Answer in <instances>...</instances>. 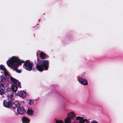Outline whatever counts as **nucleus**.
I'll return each instance as SVG.
<instances>
[{
	"label": "nucleus",
	"instance_id": "obj_1",
	"mask_svg": "<svg viewBox=\"0 0 123 123\" xmlns=\"http://www.w3.org/2000/svg\"><path fill=\"white\" fill-rule=\"evenodd\" d=\"M22 62L23 61H21L18 57L14 56L10 58L6 62L7 66L13 68H17Z\"/></svg>",
	"mask_w": 123,
	"mask_h": 123
},
{
	"label": "nucleus",
	"instance_id": "obj_2",
	"mask_svg": "<svg viewBox=\"0 0 123 123\" xmlns=\"http://www.w3.org/2000/svg\"><path fill=\"white\" fill-rule=\"evenodd\" d=\"M49 62L47 60H42L37 62L36 66L37 70L42 72L43 70H47L49 67Z\"/></svg>",
	"mask_w": 123,
	"mask_h": 123
},
{
	"label": "nucleus",
	"instance_id": "obj_3",
	"mask_svg": "<svg viewBox=\"0 0 123 123\" xmlns=\"http://www.w3.org/2000/svg\"><path fill=\"white\" fill-rule=\"evenodd\" d=\"M0 69L3 71V72L5 74L4 75H2L1 77V81L2 82H5L7 79V78L6 77V76H10V74L4 66L2 65H1L0 66Z\"/></svg>",
	"mask_w": 123,
	"mask_h": 123
},
{
	"label": "nucleus",
	"instance_id": "obj_4",
	"mask_svg": "<svg viewBox=\"0 0 123 123\" xmlns=\"http://www.w3.org/2000/svg\"><path fill=\"white\" fill-rule=\"evenodd\" d=\"M33 66L32 63L29 60L26 61L25 62L24 65V68L29 71H31Z\"/></svg>",
	"mask_w": 123,
	"mask_h": 123
},
{
	"label": "nucleus",
	"instance_id": "obj_5",
	"mask_svg": "<svg viewBox=\"0 0 123 123\" xmlns=\"http://www.w3.org/2000/svg\"><path fill=\"white\" fill-rule=\"evenodd\" d=\"M9 78L11 82L12 83L14 84L18 87L19 86L20 88H21V87L20 86V83L18 81V80H16L14 78L10 76H9Z\"/></svg>",
	"mask_w": 123,
	"mask_h": 123
},
{
	"label": "nucleus",
	"instance_id": "obj_6",
	"mask_svg": "<svg viewBox=\"0 0 123 123\" xmlns=\"http://www.w3.org/2000/svg\"><path fill=\"white\" fill-rule=\"evenodd\" d=\"M78 80L80 83L84 86L87 85L88 84L87 81L86 79L83 78H78Z\"/></svg>",
	"mask_w": 123,
	"mask_h": 123
},
{
	"label": "nucleus",
	"instance_id": "obj_7",
	"mask_svg": "<svg viewBox=\"0 0 123 123\" xmlns=\"http://www.w3.org/2000/svg\"><path fill=\"white\" fill-rule=\"evenodd\" d=\"M4 106L6 107H11V105L12 104V102L7 101L4 100L3 103Z\"/></svg>",
	"mask_w": 123,
	"mask_h": 123
},
{
	"label": "nucleus",
	"instance_id": "obj_8",
	"mask_svg": "<svg viewBox=\"0 0 123 123\" xmlns=\"http://www.w3.org/2000/svg\"><path fill=\"white\" fill-rule=\"evenodd\" d=\"M39 54H40V56L41 58L42 59H44L46 58V56L44 53L40 51H38L37 52V56Z\"/></svg>",
	"mask_w": 123,
	"mask_h": 123
},
{
	"label": "nucleus",
	"instance_id": "obj_9",
	"mask_svg": "<svg viewBox=\"0 0 123 123\" xmlns=\"http://www.w3.org/2000/svg\"><path fill=\"white\" fill-rule=\"evenodd\" d=\"M17 111L18 112L21 114H23L25 111V110L23 107H20L18 108Z\"/></svg>",
	"mask_w": 123,
	"mask_h": 123
},
{
	"label": "nucleus",
	"instance_id": "obj_10",
	"mask_svg": "<svg viewBox=\"0 0 123 123\" xmlns=\"http://www.w3.org/2000/svg\"><path fill=\"white\" fill-rule=\"evenodd\" d=\"M17 94L19 96L21 97H24L26 96V93L24 91H19Z\"/></svg>",
	"mask_w": 123,
	"mask_h": 123
},
{
	"label": "nucleus",
	"instance_id": "obj_11",
	"mask_svg": "<svg viewBox=\"0 0 123 123\" xmlns=\"http://www.w3.org/2000/svg\"><path fill=\"white\" fill-rule=\"evenodd\" d=\"M67 116L68 117L72 119H73L76 116L75 114L72 112H70L68 113Z\"/></svg>",
	"mask_w": 123,
	"mask_h": 123
},
{
	"label": "nucleus",
	"instance_id": "obj_12",
	"mask_svg": "<svg viewBox=\"0 0 123 123\" xmlns=\"http://www.w3.org/2000/svg\"><path fill=\"white\" fill-rule=\"evenodd\" d=\"M7 100L12 102L13 99V96L12 93L8 94V95H7Z\"/></svg>",
	"mask_w": 123,
	"mask_h": 123
},
{
	"label": "nucleus",
	"instance_id": "obj_13",
	"mask_svg": "<svg viewBox=\"0 0 123 123\" xmlns=\"http://www.w3.org/2000/svg\"><path fill=\"white\" fill-rule=\"evenodd\" d=\"M22 120L23 123H29L30 120L28 118L24 117L22 118Z\"/></svg>",
	"mask_w": 123,
	"mask_h": 123
},
{
	"label": "nucleus",
	"instance_id": "obj_14",
	"mask_svg": "<svg viewBox=\"0 0 123 123\" xmlns=\"http://www.w3.org/2000/svg\"><path fill=\"white\" fill-rule=\"evenodd\" d=\"M71 119L67 117L64 119L65 123H71Z\"/></svg>",
	"mask_w": 123,
	"mask_h": 123
},
{
	"label": "nucleus",
	"instance_id": "obj_15",
	"mask_svg": "<svg viewBox=\"0 0 123 123\" xmlns=\"http://www.w3.org/2000/svg\"><path fill=\"white\" fill-rule=\"evenodd\" d=\"M28 114L30 116H31L33 115L34 112L33 110L31 109H29L27 111Z\"/></svg>",
	"mask_w": 123,
	"mask_h": 123
},
{
	"label": "nucleus",
	"instance_id": "obj_16",
	"mask_svg": "<svg viewBox=\"0 0 123 123\" xmlns=\"http://www.w3.org/2000/svg\"><path fill=\"white\" fill-rule=\"evenodd\" d=\"M12 90L14 92H16L17 90V87L14 85H12Z\"/></svg>",
	"mask_w": 123,
	"mask_h": 123
},
{
	"label": "nucleus",
	"instance_id": "obj_17",
	"mask_svg": "<svg viewBox=\"0 0 123 123\" xmlns=\"http://www.w3.org/2000/svg\"><path fill=\"white\" fill-rule=\"evenodd\" d=\"M6 92L7 94H9L12 93V92L11 90V89L9 88H7L6 89Z\"/></svg>",
	"mask_w": 123,
	"mask_h": 123
},
{
	"label": "nucleus",
	"instance_id": "obj_18",
	"mask_svg": "<svg viewBox=\"0 0 123 123\" xmlns=\"http://www.w3.org/2000/svg\"><path fill=\"white\" fill-rule=\"evenodd\" d=\"M14 104L16 106L18 107V108L19 107V106L20 105V104L18 101H15Z\"/></svg>",
	"mask_w": 123,
	"mask_h": 123
},
{
	"label": "nucleus",
	"instance_id": "obj_19",
	"mask_svg": "<svg viewBox=\"0 0 123 123\" xmlns=\"http://www.w3.org/2000/svg\"><path fill=\"white\" fill-rule=\"evenodd\" d=\"M56 123H64L63 121L62 120H57L56 119H55Z\"/></svg>",
	"mask_w": 123,
	"mask_h": 123
},
{
	"label": "nucleus",
	"instance_id": "obj_20",
	"mask_svg": "<svg viewBox=\"0 0 123 123\" xmlns=\"http://www.w3.org/2000/svg\"><path fill=\"white\" fill-rule=\"evenodd\" d=\"M86 119H84L83 117V118L80 120H79V123H84L86 121Z\"/></svg>",
	"mask_w": 123,
	"mask_h": 123
},
{
	"label": "nucleus",
	"instance_id": "obj_21",
	"mask_svg": "<svg viewBox=\"0 0 123 123\" xmlns=\"http://www.w3.org/2000/svg\"><path fill=\"white\" fill-rule=\"evenodd\" d=\"M83 118V117L80 116H78L76 117L75 120H80Z\"/></svg>",
	"mask_w": 123,
	"mask_h": 123
},
{
	"label": "nucleus",
	"instance_id": "obj_22",
	"mask_svg": "<svg viewBox=\"0 0 123 123\" xmlns=\"http://www.w3.org/2000/svg\"><path fill=\"white\" fill-rule=\"evenodd\" d=\"M4 90L3 89H1L0 90V94L2 95L3 94Z\"/></svg>",
	"mask_w": 123,
	"mask_h": 123
},
{
	"label": "nucleus",
	"instance_id": "obj_23",
	"mask_svg": "<svg viewBox=\"0 0 123 123\" xmlns=\"http://www.w3.org/2000/svg\"><path fill=\"white\" fill-rule=\"evenodd\" d=\"M33 101L32 100H30L29 102L28 103L29 104L31 105L33 104Z\"/></svg>",
	"mask_w": 123,
	"mask_h": 123
},
{
	"label": "nucleus",
	"instance_id": "obj_24",
	"mask_svg": "<svg viewBox=\"0 0 123 123\" xmlns=\"http://www.w3.org/2000/svg\"><path fill=\"white\" fill-rule=\"evenodd\" d=\"M91 123H98V122L97 121L94 120L92 121L91 122Z\"/></svg>",
	"mask_w": 123,
	"mask_h": 123
},
{
	"label": "nucleus",
	"instance_id": "obj_25",
	"mask_svg": "<svg viewBox=\"0 0 123 123\" xmlns=\"http://www.w3.org/2000/svg\"><path fill=\"white\" fill-rule=\"evenodd\" d=\"M16 71L17 72H18V73H20L21 72V70H18L17 69H16Z\"/></svg>",
	"mask_w": 123,
	"mask_h": 123
},
{
	"label": "nucleus",
	"instance_id": "obj_26",
	"mask_svg": "<svg viewBox=\"0 0 123 123\" xmlns=\"http://www.w3.org/2000/svg\"><path fill=\"white\" fill-rule=\"evenodd\" d=\"M0 86L2 87H4V85L3 84H0Z\"/></svg>",
	"mask_w": 123,
	"mask_h": 123
},
{
	"label": "nucleus",
	"instance_id": "obj_27",
	"mask_svg": "<svg viewBox=\"0 0 123 123\" xmlns=\"http://www.w3.org/2000/svg\"><path fill=\"white\" fill-rule=\"evenodd\" d=\"M86 123H90V122L88 120H87L86 119Z\"/></svg>",
	"mask_w": 123,
	"mask_h": 123
}]
</instances>
